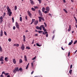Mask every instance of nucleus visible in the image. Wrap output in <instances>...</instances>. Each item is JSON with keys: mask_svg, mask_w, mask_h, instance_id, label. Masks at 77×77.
<instances>
[{"mask_svg": "<svg viewBox=\"0 0 77 77\" xmlns=\"http://www.w3.org/2000/svg\"><path fill=\"white\" fill-rule=\"evenodd\" d=\"M6 15V13L4 12L3 14V15L2 16H1L0 17V24H2V23H3V18L5 17V16Z\"/></svg>", "mask_w": 77, "mask_h": 77, "instance_id": "f257e3e1", "label": "nucleus"}, {"mask_svg": "<svg viewBox=\"0 0 77 77\" xmlns=\"http://www.w3.org/2000/svg\"><path fill=\"white\" fill-rule=\"evenodd\" d=\"M13 72H14V73H16L17 71H18V72L19 71V70L18 69V67H15L14 70H13Z\"/></svg>", "mask_w": 77, "mask_h": 77, "instance_id": "f03ea898", "label": "nucleus"}, {"mask_svg": "<svg viewBox=\"0 0 77 77\" xmlns=\"http://www.w3.org/2000/svg\"><path fill=\"white\" fill-rule=\"evenodd\" d=\"M38 18H39V22H41V21H42V20L43 21H44V19L42 17H39Z\"/></svg>", "mask_w": 77, "mask_h": 77, "instance_id": "7ed1b4c3", "label": "nucleus"}, {"mask_svg": "<svg viewBox=\"0 0 77 77\" xmlns=\"http://www.w3.org/2000/svg\"><path fill=\"white\" fill-rule=\"evenodd\" d=\"M27 13L28 16L31 18V17H32V14L30 12L28 11H27Z\"/></svg>", "mask_w": 77, "mask_h": 77, "instance_id": "20e7f679", "label": "nucleus"}, {"mask_svg": "<svg viewBox=\"0 0 77 77\" xmlns=\"http://www.w3.org/2000/svg\"><path fill=\"white\" fill-rule=\"evenodd\" d=\"M15 25L17 29H19V28H20V27H19V24H18V23L17 22H16Z\"/></svg>", "mask_w": 77, "mask_h": 77, "instance_id": "39448f33", "label": "nucleus"}, {"mask_svg": "<svg viewBox=\"0 0 77 77\" xmlns=\"http://www.w3.org/2000/svg\"><path fill=\"white\" fill-rule=\"evenodd\" d=\"M21 49L22 51L24 50V49H25V47L24 46V44H23L21 45Z\"/></svg>", "mask_w": 77, "mask_h": 77, "instance_id": "423d86ee", "label": "nucleus"}, {"mask_svg": "<svg viewBox=\"0 0 77 77\" xmlns=\"http://www.w3.org/2000/svg\"><path fill=\"white\" fill-rule=\"evenodd\" d=\"M38 13L39 14V15L40 17H42V12L41 11L39 10L38 11Z\"/></svg>", "mask_w": 77, "mask_h": 77, "instance_id": "0eeeda50", "label": "nucleus"}, {"mask_svg": "<svg viewBox=\"0 0 77 77\" xmlns=\"http://www.w3.org/2000/svg\"><path fill=\"white\" fill-rule=\"evenodd\" d=\"M7 9L8 12L7 14H9V12H11V9H10V8H9V7L8 6L7 7Z\"/></svg>", "mask_w": 77, "mask_h": 77, "instance_id": "6e6552de", "label": "nucleus"}, {"mask_svg": "<svg viewBox=\"0 0 77 77\" xmlns=\"http://www.w3.org/2000/svg\"><path fill=\"white\" fill-rule=\"evenodd\" d=\"M38 20H36L34 22V25L36 26V25L38 24Z\"/></svg>", "mask_w": 77, "mask_h": 77, "instance_id": "1a4fd4ad", "label": "nucleus"}, {"mask_svg": "<svg viewBox=\"0 0 77 77\" xmlns=\"http://www.w3.org/2000/svg\"><path fill=\"white\" fill-rule=\"evenodd\" d=\"M3 30H1L0 31V36L1 37H2V36H3Z\"/></svg>", "mask_w": 77, "mask_h": 77, "instance_id": "9d476101", "label": "nucleus"}, {"mask_svg": "<svg viewBox=\"0 0 77 77\" xmlns=\"http://www.w3.org/2000/svg\"><path fill=\"white\" fill-rule=\"evenodd\" d=\"M46 10L48 12H49L50 11V8L49 7H47L46 8Z\"/></svg>", "mask_w": 77, "mask_h": 77, "instance_id": "9b49d317", "label": "nucleus"}, {"mask_svg": "<svg viewBox=\"0 0 77 77\" xmlns=\"http://www.w3.org/2000/svg\"><path fill=\"white\" fill-rule=\"evenodd\" d=\"M24 60L26 62H27V56L26 55H24Z\"/></svg>", "mask_w": 77, "mask_h": 77, "instance_id": "f8f14e48", "label": "nucleus"}, {"mask_svg": "<svg viewBox=\"0 0 77 77\" xmlns=\"http://www.w3.org/2000/svg\"><path fill=\"white\" fill-rule=\"evenodd\" d=\"M29 1L30 2V3L31 5H33L34 4V2H33V1L32 0H29Z\"/></svg>", "mask_w": 77, "mask_h": 77, "instance_id": "ddd939ff", "label": "nucleus"}, {"mask_svg": "<svg viewBox=\"0 0 77 77\" xmlns=\"http://www.w3.org/2000/svg\"><path fill=\"white\" fill-rule=\"evenodd\" d=\"M13 62L14 64H15L16 63V60H15V59H14L13 60Z\"/></svg>", "mask_w": 77, "mask_h": 77, "instance_id": "4468645a", "label": "nucleus"}, {"mask_svg": "<svg viewBox=\"0 0 77 77\" xmlns=\"http://www.w3.org/2000/svg\"><path fill=\"white\" fill-rule=\"evenodd\" d=\"M73 42V41L72 40H71V42L69 43L68 45H72V43Z\"/></svg>", "mask_w": 77, "mask_h": 77, "instance_id": "2eb2a0df", "label": "nucleus"}, {"mask_svg": "<svg viewBox=\"0 0 77 77\" xmlns=\"http://www.w3.org/2000/svg\"><path fill=\"white\" fill-rule=\"evenodd\" d=\"M14 46H15L16 47H18V46H19V44H14Z\"/></svg>", "mask_w": 77, "mask_h": 77, "instance_id": "dca6fc26", "label": "nucleus"}, {"mask_svg": "<svg viewBox=\"0 0 77 77\" xmlns=\"http://www.w3.org/2000/svg\"><path fill=\"white\" fill-rule=\"evenodd\" d=\"M0 51H1V52H2V51H3V49H2V48L1 47L0 45Z\"/></svg>", "mask_w": 77, "mask_h": 77, "instance_id": "f3484780", "label": "nucleus"}, {"mask_svg": "<svg viewBox=\"0 0 77 77\" xmlns=\"http://www.w3.org/2000/svg\"><path fill=\"white\" fill-rule=\"evenodd\" d=\"M5 61H7V62H8V57H5Z\"/></svg>", "mask_w": 77, "mask_h": 77, "instance_id": "a211bd4d", "label": "nucleus"}, {"mask_svg": "<svg viewBox=\"0 0 77 77\" xmlns=\"http://www.w3.org/2000/svg\"><path fill=\"white\" fill-rule=\"evenodd\" d=\"M9 12V16H11V15H12V12H11V11H10L8 12Z\"/></svg>", "mask_w": 77, "mask_h": 77, "instance_id": "6ab92c4d", "label": "nucleus"}, {"mask_svg": "<svg viewBox=\"0 0 77 77\" xmlns=\"http://www.w3.org/2000/svg\"><path fill=\"white\" fill-rule=\"evenodd\" d=\"M46 33H48V32H45V31H44L43 32V35H45Z\"/></svg>", "mask_w": 77, "mask_h": 77, "instance_id": "aec40b11", "label": "nucleus"}, {"mask_svg": "<svg viewBox=\"0 0 77 77\" xmlns=\"http://www.w3.org/2000/svg\"><path fill=\"white\" fill-rule=\"evenodd\" d=\"M72 69H70L69 71V73L70 74H72Z\"/></svg>", "mask_w": 77, "mask_h": 77, "instance_id": "412c9836", "label": "nucleus"}, {"mask_svg": "<svg viewBox=\"0 0 77 77\" xmlns=\"http://www.w3.org/2000/svg\"><path fill=\"white\" fill-rule=\"evenodd\" d=\"M19 62H20V63H22L23 62V60H22V59H20L19 60Z\"/></svg>", "mask_w": 77, "mask_h": 77, "instance_id": "4be33fe9", "label": "nucleus"}, {"mask_svg": "<svg viewBox=\"0 0 77 77\" xmlns=\"http://www.w3.org/2000/svg\"><path fill=\"white\" fill-rule=\"evenodd\" d=\"M63 10L64 11V12H66V14L68 13V11H66V9H63Z\"/></svg>", "mask_w": 77, "mask_h": 77, "instance_id": "5701e85b", "label": "nucleus"}, {"mask_svg": "<svg viewBox=\"0 0 77 77\" xmlns=\"http://www.w3.org/2000/svg\"><path fill=\"white\" fill-rule=\"evenodd\" d=\"M42 29L44 31H47V29H45V27H43V28H42Z\"/></svg>", "mask_w": 77, "mask_h": 77, "instance_id": "b1692460", "label": "nucleus"}, {"mask_svg": "<svg viewBox=\"0 0 77 77\" xmlns=\"http://www.w3.org/2000/svg\"><path fill=\"white\" fill-rule=\"evenodd\" d=\"M36 45L38 47H41V45H40L38 43H36Z\"/></svg>", "mask_w": 77, "mask_h": 77, "instance_id": "393cba45", "label": "nucleus"}, {"mask_svg": "<svg viewBox=\"0 0 77 77\" xmlns=\"http://www.w3.org/2000/svg\"><path fill=\"white\" fill-rule=\"evenodd\" d=\"M17 6L16 5L14 6V9L15 11H16V10H17Z\"/></svg>", "mask_w": 77, "mask_h": 77, "instance_id": "a878e982", "label": "nucleus"}, {"mask_svg": "<svg viewBox=\"0 0 77 77\" xmlns=\"http://www.w3.org/2000/svg\"><path fill=\"white\" fill-rule=\"evenodd\" d=\"M45 11V8H42V11L43 12H44V11Z\"/></svg>", "mask_w": 77, "mask_h": 77, "instance_id": "bb28decb", "label": "nucleus"}, {"mask_svg": "<svg viewBox=\"0 0 77 77\" xmlns=\"http://www.w3.org/2000/svg\"><path fill=\"white\" fill-rule=\"evenodd\" d=\"M38 32V33H42L43 31H37Z\"/></svg>", "mask_w": 77, "mask_h": 77, "instance_id": "cd10ccee", "label": "nucleus"}, {"mask_svg": "<svg viewBox=\"0 0 77 77\" xmlns=\"http://www.w3.org/2000/svg\"><path fill=\"white\" fill-rule=\"evenodd\" d=\"M39 27L38 26H37L36 27V29H37L38 30H39Z\"/></svg>", "mask_w": 77, "mask_h": 77, "instance_id": "c85d7f7f", "label": "nucleus"}, {"mask_svg": "<svg viewBox=\"0 0 77 77\" xmlns=\"http://www.w3.org/2000/svg\"><path fill=\"white\" fill-rule=\"evenodd\" d=\"M26 48H27L28 50H30V48L29 47L26 46Z\"/></svg>", "mask_w": 77, "mask_h": 77, "instance_id": "c756f323", "label": "nucleus"}, {"mask_svg": "<svg viewBox=\"0 0 77 77\" xmlns=\"http://www.w3.org/2000/svg\"><path fill=\"white\" fill-rule=\"evenodd\" d=\"M20 21H21V22L22 21V17H20Z\"/></svg>", "mask_w": 77, "mask_h": 77, "instance_id": "7c9ffc66", "label": "nucleus"}, {"mask_svg": "<svg viewBox=\"0 0 77 77\" xmlns=\"http://www.w3.org/2000/svg\"><path fill=\"white\" fill-rule=\"evenodd\" d=\"M0 61L1 62H3V61H4V60H3V59H1V58H0Z\"/></svg>", "mask_w": 77, "mask_h": 77, "instance_id": "2f4dec72", "label": "nucleus"}, {"mask_svg": "<svg viewBox=\"0 0 77 77\" xmlns=\"http://www.w3.org/2000/svg\"><path fill=\"white\" fill-rule=\"evenodd\" d=\"M19 71H23V69L22 68H20L19 69Z\"/></svg>", "mask_w": 77, "mask_h": 77, "instance_id": "473e14b6", "label": "nucleus"}, {"mask_svg": "<svg viewBox=\"0 0 77 77\" xmlns=\"http://www.w3.org/2000/svg\"><path fill=\"white\" fill-rule=\"evenodd\" d=\"M4 74L5 75H8V74H9V73H4Z\"/></svg>", "mask_w": 77, "mask_h": 77, "instance_id": "72a5a7b5", "label": "nucleus"}, {"mask_svg": "<svg viewBox=\"0 0 77 77\" xmlns=\"http://www.w3.org/2000/svg\"><path fill=\"white\" fill-rule=\"evenodd\" d=\"M31 9L32 11H35V9L33 8H32Z\"/></svg>", "mask_w": 77, "mask_h": 77, "instance_id": "f704fd0d", "label": "nucleus"}, {"mask_svg": "<svg viewBox=\"0 0 77 77\" xmlns=\"http://www.w3.org/2000/svg\"><path fill=\"white\" fill-rule=\"evenodd\" d=\"M34 36H38V34L36 33L34 34Z\"/></svg>", "mask_w": 77, "mask_h": 77, "instance_id": "c9c22d12", "label": "nucleus"}, {"mask_svg": "<svg viewBox=\"0 0 77 77\" xmlns=\"http://www.w3.org/2000/svg\"><path fill=\"white\" fill-rule=\"evenodd\" d=\"M12 20L13 23H14V17L12 18Z\"/></svg>", "mask_w": 77, "mask_h": 77, "instance_id": "e433bc0d", "label": "nucleus"}, {"mask_svg": "<svg viewBox=\"0 0 77 77\" xmlns=\"http://www.w3.org/2000/svg\"><path fill=\"white\" fill-rule=\"evenodd\" d=\"M33 63H33V62H32L31 63V66H32V67H33Z\"/></svg>", "mask_w": 77, "mask_h": 77, "instance_id": "4c0bfd02", "label": "nucleus"}, {"mask_svg": "<svg viewBox=\"0 0 77 77\" xmlns=\"http://www.w3.org/2000/svg\"><path fill=\"white\" fill-rule=\"evenodd\" d=\"M77 41L76 40L74 42V44H76V43H77Z\"/></svg>", "mask_w": 77, "mask_h": 77, "instance_id": "58836bf2", "label": "nucleus"}, {"mask_svg": "<svg viewBox=\"0 0 77 77\" xmlns=\"http://www.w3.org/2000/svg\"><path fill=\"white\" fill-rule=\"evenodd\" d=\"M39 30H42V28L41 26L39 27Z\"/></svg>", "mask_w": 77, "mask_h": 77, "instance_id": "ea45409f", "label": "nucleus"}, {"mask_svg": "<svg viewBox=\"0 0 77 77\" xmlns=\"http://www.w3.org/2000/svg\"><path fill=\"white\" fill-rule=\"evenodd\" d=\"M25 19L26 20H28L27 16H25Z\"/></svg>", "mask_w": 77, "mask_h": 77, "instance_id": "a19ab883", "label": "nucleus"}, {"mask_svg": "<svg viewBox=\"0 0 77 77\" xmlns=\"http://www.w3.org/2000/svg\"><path fill=\"white\" fill-rule=\"evenodd\" d=\"M4 34L6 36H7V33H6V31H4Z\"/></svg>", "mask_w": 77, "mask_h": 77, "instance_id": "79ce46f5", "label": "nucleus"}, {"mask_svg": "<svg viewBox=\"0 0 77 77\" xmlns=\"http://www.w3.org/2000/svg\"><path fill=\"white\" fill-rule=\"evenodd\" d=\"M34 41H35V40H33L32 41V44H34Z\"/></svg>", "mask_w": 77, "mask_h": 77, "instance_id": "37998d69", "label": "nucleus"}, {"mask_svg": "<svg viewBox=\"0 0 77 77\" xmlns=\"http://www.w3.org/2000/svg\"><path fill=\"white\" fill-rule=\"evenodd\" d=\"M41 28H43V27H44V25H42L41 26Z\"/></svg>", "mask_w": 77, "mask_h": 77, "instance_id": "c03bdc74", "label": "nucleus"}, {"mask_svg": "<svg viewBox=\"0 0 77 77\" xmlns=\"http://www.w3.org/2000/svg\"><path fill=\"white\" fill-rule=\"evenodd\" d=\"M15 29H16V27H15V26H14L13 27V30H15Z\"/></svg>", "mask_w": 77, "mask_h": 77, "instance_id": "a18cd8bd", "label": "nucleus"}, {"mask_svg": "<svg viewBox=\"0 0 77 77\" xmlns=\"http://www.w3.org/2000/svg\"><path fill=\"white\" fill-rule=\"evenodd\" d=\"M36 57H35L33 58L32 59V60H35L36 59Z\"/></svg>", "mask_w": 77, "mask_h": 77, "instance_id": "49530a36", "label": "nucleus"}, {"mask_svg": "<svg viewBox=\"0 0 77 77\" xmlns=\"http://www.w3.org/2000/svg\"><path fill=\"white\" fill-rule=\"evenodd\" d=\"M44 13H45V14H47V13H48V11H45L44 12Z\"/></svg>", "mask_w": 77, "mask_h": 77, "instance_id": "de8ad7c7", "label": "nucleus"}, {"mask_svg": "<svg viewBox=\"0 0 77 77\" xmlns=\"http://www.w3.org/2000/svg\"><path fill=\"white\" fill-rule=\"evenodd\" d=\"M71 28H69L68 29V32H69V31H71Z\"/></svg>", "mask_w": 77, "mask_h": 77, "instance_id": "09e8293b", "label": "nucleus"}, {"mask_svg": "<svg viewBox=\"0 0 77 77\" xmlns=\"http://www.w3.org/2000/svg\"><path fill=\"white\" fill-rule=\"evenodd\" d=\"M54 37H55V36L54 35H53V37H52V40H53L54 38Z\"/></svg>", "mask_w": 77, "mask_h": 77, "instance_id": "8fccbe9b", "label": "nucleus"}, {"mask_svg": "<svg viewBox=\"0 0 77 77\" xmlns=\"http://www.w3.org/2000/svg\"><path fill=\"white\" fill-rule=\"evenodd\" d=\"M72 68V65H70V69H71V68Z\"/></svg>", "mask_w": 77, "mask_h": 77, "instance_id": "3c124183", "label": "nucleus"}, {"mask_svg": "<svg viewBox=\"0 0 77 77\" xmlns=\"http://www.w3.org/2000/svg\"><path fill=\"white\" fill-rule=\"evenodd\" d=\"M35 21V19H32V21H33V22H34Z\"/></svg>", "mask_w": 77, "mask_h": 77, "instance_id": "603ef678", "label": "nucleus"}, {"mask_svg": "<svg viewBox=\"0 0 77 77\" xmlns=\"http://www.w3.org/2000/svg\"><path fill=\"white\" fill-rule=\"evenodd\" d=\"M48 33H46V37H47H47H48Z\"/></svg>", "mask_w": 77, "mask_h": 77, "instance_id": "864d4df0", "label": "nucleus"}, {"mask_svg": "<svg viewBox=\"0 0 77 77\" xmlns=\"http://www.w3.org/2000/svg\"><path fill=\"white\" fill-rule=\"evenodd\" d=\"M34 8L35 9H38V7L37 6L35 7Z\"/></svg>", "mask_w": 77, "mask_h": 77, "instance_id": "5fc2aeb1", "label": "nucleus"}, {"mask_svg": "<svg viewBox=\"0 0 77 77\" xmlns=\"http://www.w3.org/2000/svg\"><path fill=\"white\" fill-rule=\"evenodd\" d=\"M70 56V52H69L68 53V56Z\"/></svg>", "mask_w": 77, "mask_h": 77, "instance_id": "6e6d98bb", "label": "nucleus"}, {"mask_svg": "<svg viewBox=\"0 0 77 77\" xmlns=\"http://www.w3.org/2000/svg\"><path fill=\"white\" fill-rule=\"evenodd\" d=\"M8 41H9V42H11V39L10 38H9Z\"/></svg>", "mask_w": 77, "mask_h": 77, "instance_id": "4d7b16f0", "label": "nucleus"}, {"mask_svg": "<svg viewBox=\"0 0 77 77\" xmlns=\"http://www.w3.org/2000/svg\"><path fill=\"white\" fill-rule=\"evenodd\" d=\"M0 59H4V58L3 57V56H1V57Z\"/></svg>", "mask_w": 77, "mask_h": 77, "instance_id": "13d9d810", "label": "nucleus"}, {"mask_svg": "<svg viewBox=\"0 0 77 77\" xmlns=\"http://www.w3.org/2000/svg\"><path fill=\"white\" fill-rule=\"evenodd\" d=\"M37 0L40 3H41V0Z\"/></svg>", "mask_w": 77, "mask_h": 77, "instance_id": "bf43d9fd", "label": "nucleus"}, {"mask_svg": "<svg viewBox=\"0 0 77 77\" xmlns=\"http://www.w3.org/2000/svg\"><path fill=\"white\" fill-rule=\"evenodd\" d=\"M34 72V71H33L31 72V74H33V73Z\"/></svg>", "mask_w": 77, "mask_h": 77, "instance_id": "052dcab7", "label": "nucleus"}, {"mask_svg": "<svg viewBox=\"0 0 77 77\" xmlns=\"http://www.w3.org/2000/svg\"><path fill=\"white\" fill-rule=\"evenodd\" d=\"M23 41L24 42H26V38H23Z\"/></svg>", "mask_w": 77, "mask_h": 77, "instance_id": "680f3d73", "label": "nucleus"}, {"mask_svg": "<svg viewBox=\"0 0 77 77\" xmlns=\"http://www.w3.org/2000/svg\"><path fill=\"white\" fill-rule=\"evenodd\" d=\"M61 49L63 50H65V49H63V48L62 47H61Z\"/></svg>", "mask_w": 77, "mask_h": 77, "instance_id": "e2e57ef3", "label": "nucleus"}, {"mask_svg": "<svg viewBox=\"0 0 77 77\" xmlns=\"http://www.w3.org/2000/svg\"><path fill=\"white\" fill-rule=\"evenodd\" d=\"M23 38H26V37L25 36V35H23Z\"/></svg>", "mask_w": 77, "mask_h": 77, "instance_id": "0e129e2a", "label": "nucleus"}, {"mask_svg": "<svg viewBox=\"0 0 77 77\" xmlns=\"http://www.w3.org/2000/svg\"><path fill=\"white\" fill-rule=\"evenodd\" d=\"M63 3H65V2H66L65 0H63Z\"/></svg>", "mask_w": 77, "mask_h": 77, "instance_id": "69168bd1", "label": "nucleus"}, {"mask_svg": "<svg viewBox=\"0 0 77 77\" xmlns=\"http://www.w3.org/2000/svg\"><path fill=\"white\" fill-rule=\"evenodd\" d=\"M45 27H47V24H46L45 25Z\"/></svg>", "mask_w": 77, "mask_h": 77, "instance_id": "338daca9", "label": "nucleus"}, {"mask_svg": "<svg viewBox=\"0 0 77 77\" xmlns=\"http://www.w3.org/2000/svg\"><path fill=\"white\" fill-rule=\"evenodd\" d=\"M7 77H10V75H8Z\"/></svg>", "mask_w": 77, "mask_h": 77, "instance_id": "774afa93", "label": "nucleus"}]
</instances>
